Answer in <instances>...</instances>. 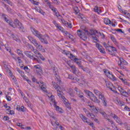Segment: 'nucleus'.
I'll use <instances>...</instances> for the list:
<instances>
[{
	"instance_id": "obj_23",
	"label": "nucleus",
	"mask_w": 130,
	"mask_h": 130,
	"mask_svg": "<svg viewBox=\"0 0 130 130\" xmlns=\"http://www.w3.org/2000/svg\"><path fill=\"white\" fill-rule=\"evenodd\" d=\"M111 39L113 41V43H114V44H116V45H117V44H118V43L117 42V41H116V39H115V38H114V36H111Z\"/></svg>"
},
{
	"instance_id": "obj_56",
	"label": "nucleus",
	"mask_w": 130,
	"mask_h": 130,
	"mask_svg": "<svg viewBox=\"0 0 130 130\" xmlns=\"http://www.w3.org/2000/svg\"><path fill=\"white\" fill-rule=\"evenodd\" d=\"M31 59H33L35 61H37V62H39V60H40L39 59H37L34 57H33L32 58H31Z\"/></svg>"
},
{
	"instance_id": "obj_54",
	"label": "nucleus",
	"mask_w": 130,
	"mask_h": 130,
	"mask_svg": "<svg viewBox=\"0 0 130 130\" xmlns=\"http://www.w3.org/2000/svg\"><path fill=\"white\" fill-rule=\"evenodd\" d=\"M88 115H89L91 118H94V117H95V115H94V114L92 113H90V112L89 113Z\"/></svg>"
},
{
	"instance_id": "obj_57",
	"label": "nucleus",
	"mask_w": 130,
	"mask_h": 130,
	"mask_svg": "<svg viewBox=\"0 0 130 130\" xmlns=\"http://www.w3.org/2000/svg\"><path fill=\"white\" fill-rule=\"evenodd\" d=\"M39 55L41 59H42V60H45V58H44V57H43V56H42V55H41V54H40Z\"/></svg>"
},
{
	"instance_id": "obj_63",
	"label": "nucleus",
	"mask_w": 130,
	"mask_h": 130,
	"mask_svg": "<svg viewBox=\"0 0 130 130\" xmlns=\"http://www.w3.org/2000/svg\"><path fill=\"white\" fill-rule=\"evenodd\" d=\"M93 111L95 113H98V109H97V108H94Z\"/></svg>"
},
{
	"instance_id": "obj_28",
	"label": "nucleus",
	"mask_w": 130,
	"mask_h": 130,
	"mask_svg": "<svg viewBox=\"0 0 130 130\" xmlns=\"http://www.w3.org/2000/svg\"><path fill=\"white\" fill-rule=\"evenodd\" d=\"M104 23L106 24V25H109L111 24V21L108 18H106L104 20Z\"/></svg>"
},
{
	"instance_id": "obj_6",
	"label": "nucleus",
	"mask_w": 130,
	"mask_h": 130,
	"mask_svg": "<svg viewBox=\"0 0 130 130\" xmlns=\"http://www.w3.org/2000/svg\"><path fill=\"white\" fill-rule=\"evenodd\" d=\"M53 72L55 75V77L56 78V81L59 84H60L61 82V80L59 79V76L58 75V70H57V68L55 67L53 68Z\"/></svg>"
},
{
	"instance_id": "obj_26",
	"label": "nucleus",
	"mask_w": 130,
	"mask_h": 130,
	"mask_svg": "<svg viewBox=\"0 0 130 130\" xmlns=\"http://www.w3.org/2000/svg\"><path fill=\"white\" fill-rule=\"evenodd\" d=\"M118 65L119 66V67H120L121 70H125V69H126L125 65H124L123 64H121L120 63H118Z\"/></svg>"
},
{
	"instance_id": "obj_60",
	"label": "nucleus",
	"mask_w": 130,
	"mask_h": 130,
	"mask_svg": "<svg viewBox=\"0 0 130 130\" xmlns=\"http://www.w3.org/2000/svg\"><path fill=\"white\" fill-rule=\"evenodd\" d=\"M18 54H22L23 55V53H22V51L20 49L17 50Z\"/></svg>"
},
{
	"instance_id": "obj_11",
	"label": "nucleus",
	"mask_w": 130,
	"mask_h": 130,
	"mask_svg": "<svg viewBox=\"0 0 130 130\" xmlns=\"http://www.w3.org/2000/svg\"><path fill=\"white\" fill-rule=\"evenodd\" d=\"M76 93L77 94L78 97L81 99L82 101H83V102H85V98H84V93H83V92L81 91V90H78L77 92H76Z\"/></svg>"
},
{
	"instance_id": "obj_36",
	"label": "nucleus",
	"mask_w": 130,
	"mask_h": 130,
	"mask_svg": "<svg viewBox=\"0 0 130 130\" xmlns=\"http://www.w3.org/2000/svg\"><path fill=\"white\" fill-rule=\"evenodd\" d=\"M99 99H101V100H102V102L106 100V99L105 98V96H104V95L103 94H102L101 95H100L99 97Z\"/></svg>"
},
{
	"instance_id": "obj_22",
	"label": "nucleus",
	"mask_w": 130,
	"mask_h": 130,
	"mask_svg": "<svg viewBox=\"0 0 130 130\" xmlns=\"http://www.w3.org/2000/svg\"><path fill=\"white\" fill-rule=\"evenodd\" d=\"M18 29L20 32H24V27L23 26V24L22 23H20L18 27Z\"/></svg>"
},
{
	"instance_id": "obj_29",
	"label": "nucleus",
	"mask_w": 130,
	"mask_h": 130,
	"mask_svg": "<svg viewBox=\"0 0 130 130\" xmlns=\"http://www.w3.org/2000/svg\"><path fill=\"white\" fill-rule=\"evenodd\" d=\"M27 47L31 50L32 51H34L35 50V47H34L32 45L30 44H27Z\"/></svg>"
},
{
	"instance_id": "obj_40",
	"label": "nucleus",
	"mask_w": 130,
	"mask_h": 130,
	"mask_svg": "<svg viewBox=\"0 0 130 130\" xmlns=\"http://www.w3.org/2000/svg\"><path fill=\"white\" fill-rule=\"evenodd\" d=\"M42 90L45 92L46 91V85L43 84L41 87Z\"/></svg>"
},
{
	"instance_id": "obj_7",
	"label": "nucleus",
	"mask_w": 130,
	"mask_h": 130,
	"mask_svg": "<svg viewBox=\"0 0 130 130\" xmlns=\"http://www.w3.org/2000/svg\"><path fill=\"white\" fill-rule=\"evenodd\" d=\"M77 34L79 37H80V38L82 39V40H83L84 41H86V40H87V35H86V34L83 32V31L81 30H78Z\"/></svg>"
},
{
	"instance_id": "obj_61",
	"label": "nucleus",
	"mask_w": 130,
	"mask_h": 130,
	"mask_svg": "<svg viewBox=\"0 0 130 130\" xmlns=\"http://www.w3.org/2000/svg\"><path fill=\"white\" fill-rule=\"evenodd\" d=\"M57 28L59 29L60 31H63V28L62 27H61L60 25H59Z\"/></svg>"
},
{
	"instance_id": "obj_30",
	"label": "nucleus",
	"mask_w": 130,
	"mask_h": 130,
	"mask_svg": "<svg viewBox=\"0 0 130 130\" xmlns=\"http://www.w3.org/2000/svg\"><path fill=\"white\" fill-rule=\"evenodd\" d=\"M94 11L98 13V14H100L101 13V9L100 8H98V7H95V8H94Z\"/></svg>"
},
{
	"instance_id": "obj_62",
	"label": "nucleus",
	"mask_w": 130,
	"mask_h": 130,
	"mask_svg": "<svg viewBox=\"0 0 130 130\" xmlns=\"http://www.w3.org/2000/svg\"><path fill=\"white\" fill-rule=\"evenodd\" d=\"M10 119V118H9V116H5L3 118L4 120H9V119Z\"/></svg>"
},
{
	"instance_id": "obj_24",
	"label": "nucleus",
	"mask_w": 130,
	"mask_h": 130,
	"mask_svg": "<svg viewBox=\"0 0 130 130\" xmlns=\"http://www.w3.org/2000/svg\"><path fill=\"white\" fill-rule=\"evenodd\" d=\"M100 113H101V114H102V115H103V117H104V118L106 119H107V118H108V116H107V114H106V113H105V112L100 111Z\"/></svg>"
},
{
	"instance_id": "obj_2",
	"label": "nucleus",
	"mask_w": 130,
	"mask_h": 130,
	"mask_svg": "<svg viewBox=\"0 0 130 130\" xmlns=\"http://www.w3.org/2000/svg\"><path fill=\"white\" fill-rule=\"evenodd\" d=\"M31 30L33 33V35L38 37L42 43H44V44H48V41H47V40H46L45 38H44L43 35L41 34L39 31H38L34 28H31Z\"/></svg>"
},
{
	"instance_id": "obj_39",
	"label": "nucleus",
	"mask_w": 130,
	"mask_h": 130,
	"mask_svg": "<svg viewBox=\"0 0 130 130\" xmlns=\"http://www.w3.org/2000/svg\"><path fill=\"white\" fill-rule=\"evenodd\" d=\"M102 103L105 107H107V100L106 99L102 102Z\"/></svg>"
},
{
	"instance_id": "obj_25",
	"label": "nucleus",
	"mask_w": 130,
	"mask_h": 130,
	"mask_svg": "<svg viewBox=\"0 0 130 130\" xmlns=\"http://www.w3.org/2000/svg\"><path fill=\"white\" fill-rule=\"evenodd\" d=\"M94 92L95 94H96L99 97L102 95V93L97 89H94Z\"/></svg>"
},
{
	"instance_id": "obj_27",
	"label": "nucleus",
	"mask_w": 130,
	"mask_h": 130,
	"mask_svg": "<svg viewBox=\"0 0 130 130\" xmlns=\"http://www.w3.org/2000/svg\"><path fill=\"white\" fill-rule=\"evenodd\" d=\"M11 37L15 40V41H19V38L18 37H16L14 34H12L11 35Z\"/></svg>"
},
{
	"instance_id": "obj_10",
	"label": "nucleus",
	"mask_w": 130,
	"mask_h": 130,
	"mask_svg": "<svg viewBox=\"0 0 130 130\" xmlns=\"http://www.w3.org/2000/svg\"><path fill=\"white\" fill-rule=\"evenodd\" d=\"M51 101L54 103V106L56 110H57V111H59V112H60V113H61V112H62V110L61 109V108H60V107L56 106V104H57L56 102H55V101L52 99Z\"/></svg>"
},
{
	"instance_id": "obj_14",
	"label": "nucleus",
	"mask_w": 130,
	"mask_h": 130,
	"mask_svg": "<svg viewBox=\"0 0 130 130\" xmlns=\"http://www.w3.org/2000/svg\"><path fill=\"white\" fill-rule=\"evenodd\" d=\"M107 76L113 81H116V77L114 76L113 74H111V72L108 71L107 73Z\"/></svg>"
},
{
	"instance_id": "obj_42",
	"label": "nucleus",
	"mask_w": 130,
	"mask_h": 130,
	"mask_svg": "<svg viewBox=\"0 0 130 130\" xmlns=\"http://www.w3.org/2000/svg\"><path fill=\"white\" fill-rule=\"evenodd\" d=\"M83 111L84 112H85L86 115H87V116H89V111H88V110H87V109L86 108H83Z\"/></svg>"
},
{
	"instance_id": "obj_16",
	"label": "nucleus",
	"mask_w": 130,
	"mask_h": 130,
	"mask_svg": "<svg viewBox=\"0 0 130 130\" xmlns=\"http://www.w3.org/2000/svg\"><path fill=\"white\" fill-rule=\"evenodd\" d=\"M105 83L106 84L107 87L109 88V89H111L113 87V84H112V83L109 81H105Z\"/></svg>"
},
{
	"instance_id": "obj_18",
	"label": "nucleus",
	"mask_w": 130,
	"mask_h": 130,
	"mask_svg": "<svg viewBox=\"0 0 130 130\" xmlns=\"http://www.w3.org/2000/svg\"><path fill=\"white\" fill-rule=\"evenodd\" d=\"M79 116L81 119H82L83 121L84 122H86V123L88 122V118L86 117V116H84V115L81 114L79 115Z\"/></svg>"
},
{
	"instance_id": "obj_21",
	"label": "nucleus",
	"mask_w": 130,
	"mask_h": 130,
	"mask_svg": "<svg viewBox=\"0 0 130 130\" xmlns=\"http://www.w3.org/2000/svg\"><path fill=\"white\" fill-rule=\"evenodd\" d=\"M2 18L4 19V20H5V21L7 22V23H9L10 22V20L8 19V17H7V15H6V14H3L2 15Z\"/></svg>"
},
{
	"instance_id": "obj_58",
	"label": "nucleus",
	"mask_w": 130,
	"mask_h": 130,
	"mask_svg": "<svg viewBox=\"0 0 130 130\" xmlns=\"http://www.w3.org/2000/svg\"><path fill=\"white\" fill-rule=\"evenodd\" d=\"M23 99H24V100H25V102H26V103H28V102H29V100H28V99L27 98V97L24 96V97L23 98Z\"/></svg>"
},
{
	"instance_id": "obj_64",
	"label": "nucleus",
	"mask_w": 130,
	"mask_h": 130,
	"mask_svg": "<svg viewBox=\"0 0 130 130\" xmlns=\"http://www.w3.org/2000/svg\"><path fill=\"white\" fill-rule=\"evenodd\" d=\"M126 16L128 19H130V14L129 13H127V14H126Z\"/></svg>"
},
{
	"instance_id": "obj_48",
	"label": "nucleus",
	"mask_w": 130,
	"mask_h": 130,
	"mask_svg": "<svg viewBox=\"0 0 130 130\" xmlns=\"http://www.w3.org/2000/svg\"><path fill=\"white\" fill-rule=\"evenodd\" d=\"M123 83L124 84V85H126V86H129V83L127 82L126 79H125V81Z\"/></svg>"
},
{
	"instance_id": "obj_35",
	"label": "nucleus",
	"mask_w": 130,
	"mask_h": 130,
	"mask_svg": "<svg viewBox=\"0 0 130 130\" xmlns=\"http://www.w3.org/2000/svg\"><path fill=\"white\" fill-rule=\"evenodd\" d=\"M48 3H47V5H48V6H49V7L50 8V9H51V10H52L54 7H53V6L51 5V4H50V2H49V1H46Z\"/></svg>"
},
{
	"instance_id": "obj_13",
	"label": "nucleus",
	"mask_w": 130,
	"mask_h": 130,
	"mask_svg": "<svg viewBox=\"0 0 130 130\" xmlns=\"http://www.w3.org/2000/svg\"><path fill=\"white\" fill-rule=\"evenodd\" d=\"M24 54L30 59L33 58L34 56V54L31 51H25L24 52Z\"/></svg>"
},
{
	"instance_id": "obj_34",
	"label": "nucleus",
	"mask_w": 130,
	"mask_h": 130,
	"mask_svg": "<svg viewBox=\"0 0 130 130\" xmlns=\"http://www.w3.org/2000/svg\"><path fill=\"white\" fill-rule=\"evenodd\" d=\"M70 58H71V59H72V60H74V61L75 62V59H76V56H74L73 54L70 53Z\"/></svg>"
},
{
	"instance_id": "obj_4",
	"label": "nucleus",
	"mask_w": 130,
	"mask_h": 130,
	"mask_svg": "<svg viewBox=\"0 0 130 130\" xmlns=\"http://www.w3.org/2000/svg\"><path fill=\"white\" fill-rule=\"evenodd\" d=\"M85 93L89 96V98L93 101V102H94V103H100V101L98 100L97 97L92 93V92L88 90H84Z\"/></svg>"
},
{
	"instance_id": "obj_49",
	"label": "nucleus",
	"mask_w": 130,
	"mask_h": 130,
	"mask_svg": "<svg viewBox=\"0 0 130 130\" xmlns=\"http://www.w3.org/2000/svg\"><path fill=\"white\" fill-rule=\"evenodd\" d=\"M66 106H67V108H69V109H71V105L70 103H67V104H65Z\"/></svg>"
},
{
	"instance_id": "obj_31",
	"label": "nucleus",
	"mask_w": 130,
	"mask_h": 130,
	"mask_svg": "<svg viewBox=\"0 0 130 130\" xmlns=\"http://www.w3.org/2000/svg\"><path fill=\"white\" fill-rule=\"evenodd\" d=\"M75 62H76V63L78 66L82 63V62L81 61L79 60L78 58H75Z\"/></svg>"
},
{
	"instance_id": "obj_53",
	"label": "nucleus",
	"mask_w": 130,
	"mask_h": 130,
	"mask_svg": "<svg viewBox=\"0 0 130 130\" xmlns=\"http://www.w3.org/2000/svg\"><path fill=\"white\" fill-rule=\"evenodd\" d=\"M6 98H7V100H8V101H11V100H12V98H11V96H10L9 95H6Z\"/></svg>"
},
{
	"instance_id": "obj_8",
	"label": "nucleus",
	"mask_w": 130,
	"mask_h": 130,
	"mask_svg": "<svg viewBox=\"0 0 130 130\" xmlns=\"http://www.w3.org/2000/svg\"><path fill=\"white\" fill-rule=\"evenodd\" d=\"M110 116L113 118L115 121L117 122V123H119V124L121 125L123 124L122 121H121L120 118L118 117V116H117V115L111 113L110 114Z\"/></svg>"
},
{
	"instance_id": "obj_51",
	"label": "nucleus",
	"mask_w": 130,
	"mask_h": 130,
	"mask_svg": "<svg viewBox=\"0 0 130 130\" xmlns=\"http://www.w3.org/2000/svg\"><path fill=\"white\" fill-rule=\"evenodd\" d=\"M54 13H55V16H56V17H60V15H59V13H58V11H56Z\"/></svg>"
},
{
	"instance_id": "obj_38",
	"label": "nucleus",
	"mask_w": 130,
	"mask_h": 130,
	"mask_svg": "<svg viewBox=\"0 0 130 130\" xmlns=\"http://www.w3.org/2000/svg\"><path fill=\"white\" fill-rule=\"evenodd\" d=\"M63 53L64 54H66V55H67V56H68V55H70V54H71L70 51H68L65 50H63Z\"/></svg>"
},
{
	"instance_id": "obj_1",
	"label": "nucleus",
	"mask_w": 130,
	"mask_h": 130,
	"mask_svg": "<svg viewBox=\"0 0 130 130\" xmlns=\"http://www.w3.org/2000/svg\"><path fill=\"white\" fill-rule=\"evenodd\" d=\"M52 85L55 89H56L57 91L58 96L59 98H61L62 101H63L64 104H68L69 103V101L66 99L64 96L62 95V92H61V87L57 85L55 82H52Z\"/></svg>"
},
{
	"instance_id": "obj_12",
	"label": "nucleus",
	"mask_w": 130,
	"mask_h": 130,
	"mask_svg": "<svg viewBox=\"0 0 130 130\" xmlns=\"http://www.w3.org/2000/svg\"><path fill=\"white\" fill-rule=\"evenodd\" d=\"M119 61L118 63H121V64H124V66L127 65V62L123 59V58L118 57Z\"/></svg>"
},
{
	"instance_id": "obj_3",
	"label": "nucleus",
	"mask_w": 130,
	"mask_h": 130,
	"mask_svg": "<svg viewBox=\"0 0 130 130\" xmlns=\"http://www.w3.org/2000/svg\"><path fill=\"white\" fill-rule=\"evenodd\" d=\"M28 38L29 41L31 42L32 44H34L35 46H36L37 49H39V50H42V48H43V47L42 46L40 43L37 42V41H36V39H35L34 38L32 37L31 36H28Z\"/></svg>"
},
{
	"instance_id": "obj_46",
	"label": "nucleus",
	"mask_w": 130,
	"mask_h": 130,
	"mask_svg": "<svg viewBox=\"0 0 130 130\" xmlns=\"http://www.w3.org/2000/svg\"><path fill=\"white\" fill-rule=\"evenodd\" d=\"M116 31H117V32H119L120 33H124L123 31H122V29L119 28V29H116Z\"/></svg>"
},
{
	"instance_id": "obj_50",
	"label": "nucleus",
	"mask_w": 130,
	"mask_h": 130,
	"mask_svg": "<svg viewBox=\"0 0 130 130\" xmlns=\"http://www.w3.org/2000/svg\"><path fill=\"white\" fill-rule=\"evenodd\" d=\"M120 12H122V13H124V15H126L127 13V11L126 10H125L124 12L123 11H122L121 9H119Z\"/></svg>"
},
{
	"instance_id": "obj_20",
	"label": "nucleus",
	"mask_w": 130,
	"mask_h": 130,
	"mask_svg": "<svg viewBox=\"0 0 130 130\" xmlns=\"http://www.w3.org/2000/svg\"><path fill=\"white\" fill-rule=\"evenodd\" d=\"M74 80L76 81L77 82H78V83H79V84H83V83H84L85 81L84 80V77H83V78H82V80L81 81V80H80L78 78H74Z\"/></svg>"
},
{
	"instance_id": "obj_43",
	"label": "nucleus",
	"mask_w": 130,
	"mask_h": 130,
	"mask_svg": "<svg viewBox=\"0 0 130 130\" xmlns=\"http://www.w3.org/2000/svg\"><path fill=\"white\" fill-rule=\"evenodd\" d=\"M14 22L16 24H17V25H18V26H19V24H22V23L20 22L19 20H18L17 19H15Z\"/></svg>"
},
{
	"instance_id": "obj_37",
	"label": "nucleus",
	"mask_w": 130,
	"mask_h": 130,
	"mask_svg": "<svg viewBox=\"0 0 130 130\" xmlns=\"http://www.w3.org/2000/svg\"><path fill=\"white\" fill-rule=\"evenodd\" d=\"M99 99H101V100H102V102L106 100V99L105 98V96H104V95L103 94H102L101 95H100L99 97Z\"/></svg>"
},
{
	"instance_id": "obj_9",
	"label": "nucleus",
	"mask_w": 130,
	"mask_h": 130,
	"mask_svg": "<svg viewBox=\"0 0 130 130\" xmlns=\"http://www.w3.org/2000/svg\"><path fill=\"white\" fill-rule=\"evenodd\" d=\"M95 46L96 47H97L99 50H100V52L103 53V54H105V53H106V52H105V50L104 49V48H103V47L99 43H97L95 44Z\"/></svg>"
},
{
	"instance_id": "obj_55",
	"label": "nucleus",
	"mask_w": 130,
	"mask_h": 130,
	"mask_svg": "<svg viewBox=\"0 0 130 130\" xmlns=\"http://www.w3.org/2000/svg\"><path fill=\"white\" fill-rule=\"evenodd\" d=\"M69 79H70V80H75V78H74V77L71 75H69L68 77Z\"/></svg>"
},
{
	"instance_id": "obj_32",
	"label": "nucleus",
	"mask_w": 130,
	"mask_h": 130,
	"mask_svg": "<svg viewBox=\"0 0 130 130\" xmlns=\"http://www.w3.org/2000/svg\"><path fill=\"white\" fill-rule=\"evenodd\" d=\"M64 25L65 26H66V27H69V28H72V23H69L67 21L65 22L64 23Z\"/></svg>"
},
{
	"instance_id": "obj_33",
	"label": "nucleus",
	"mask_w": 130,
	"mask_h": 130,
	"mask_svg": "<svg viewBox=\"0 0 130 130\" xmlns=\"http://www.w3.org/2000/svg\"><path fill=\"white\" fill-rule=\"evenodd\" d=\"M116 102L119 105H121V106H122L123 105V102L120 101V100L118 99L116 100Z\"/></svg>"
},
{
	"instance_id": "obj_17",
	"label": "nucleus",
	"mask_w": 130,
	"mask_h": 130,
	"mask_svg": "<svg viewBox=\"0 0 130 130\" xmlns=\"http://www.w3.org/2000/svg\"><path fill=\"white\" fill-rule=\"evenodd\" d=\"M16 70L19 74H20L21 77L23 78V79H26V76H25V74L23 71H22L21 70H20V69L18 68H16Z\"/></svg>"
},
{
	"instance_id": "obj_45",
	"label": "nucleus",
	"mask_w": 130,
	"mask_h": 130,
	"mask_svg": "<svg viewBox=\"0 0 130 130\" xmlns=\"http://www.w3.org/2000/svg\"><path fill=\"white\" fill-rule=\"evenodd\" d=\"M32 51L34 52V53H35L36 54H38V55H40V53L37 49H35V50Z\"/></svg>"
},
{
	"instance_id": "obj_41",
	"label": "nucleus",
	"mask_w": 130,
	"mask_h": 130,
	"mask_svg": "<svg viewBox=\"0 0 130 130\" xmlns=\"http://www.w3.org/2000/svg\"><path fill=\"white\" fill-rule=\"evenodd\" d=\"M23 70H24V71H25L26 73H29V72H30V69H29V68H28V67L27 66L24 67Z\"/></svg>"
},
{
	"instance_id": "obj_47",
	"label": "nucleus",
	"mask_w": 130,
	"mask_h": 130,
	"mask_svg": "<svg viewBox=\"0 0 130 130\" xmlns=\"http://www.w3.org/2000/svg\"><path fill=\"white\" fill-rule=\"evenodd\" d=\"M74 10H75V13L77 14L79 13V12H80L78 7L75 8Z\"/></svg>"
},
{
	"instance_id": "obj_19",
	"label": "nucleus",
	"mask_w": 130,
	"mask_h": 130,
	"mask_svg": "<svg viewBox=\"0 0 130 130\" xmlns=\"http://www.w3.org/2000/svg\"><path fill=\"white\" fill-rule=\"evenodd\" d=\"M5 8L6 9L7 11L8 12V13H10V14H12L13 13V10L10 8V7L6 4H4Z\"/></svg>"
},
{
	"instance_id": "obj_15",
	"label": "nucleus",
	"mask_w": 130,
	"mask_h": 130,
	"mask_svg": "<svg viewBox=\"0 0 130 130\" xmlns=\"http://www.w3.org/2000/svg\"><path fill=\"white\" fill-rule=\"evenodd\" d=\"M98 34V31L97 30H94L93 31V34H91L92 35V38L93 39V40H95L96 42H98V39L97 37L94 36V35H96V34Z\"/></svg>"
},
{
	"instance_id": "obj_52",
	"label": "nucleus",
	"mask_w": 130,
	"mask_h": 130,
	"mask_svg": "<svg viewBox=\"0 0 130 130\" xmlns=\"http://www.w3.org/2000/svg\"><path fill=\"white\" fill-rule=\"evenodd\" d=\"M87 59H88V61H89V62H93V61L92 59L90 58V57H87Z\"/></svg>"
},
{
	"instance_id": "obj_44",
	"label": "nucleus",
	"mask_w": 130,
	"mask_h": 130,
	"mask_svg": "<svg viewBox=\"0 0 130 130\" xmlns=\"http://www.w3.org/2000/svg\"><path fill=\"white\" fill-rule=\"evenodd\" d=\"M87 124H88L89 125H90V126H91V127H92V128H94V127H95L94 126V123L93 122H91V123H90L89 122H87Z\"/></svg>"
},
{
	"instance_id": "obj_59",
	"label": "nucleus",
	"mask_w": 130,
	"mask_h": 130,
	"mask_svg": "<svg viewBox=\"0 0 130 130\" xmlns=\"http://www.w3.org/2000/svg\"><path fill=\"white\" fill-rule=\"evenodd\" d=\"M103 45H104V47H105L106 49L107 50V48L108 47H109V46H107V44H106V43H105V42L104 43Z\"/></svg>"
},
{
	"instance_id": "obj_5",
	"label": "nucleus",
	"mask_w": 130,
	"mask_h": 130,
	"mask_svg": "<svg viewBox=\"0 0 130 130\" xmlns=\"http://www.w3.org/2000/svg\"><path fill=\"white\" fill-rule=\"evenodd\" d=\"M107 48L108 52H109V54H111V55L115 56L117 52L116 48L111 46H109V47Z\"/></svg>"
}]
</instances>
